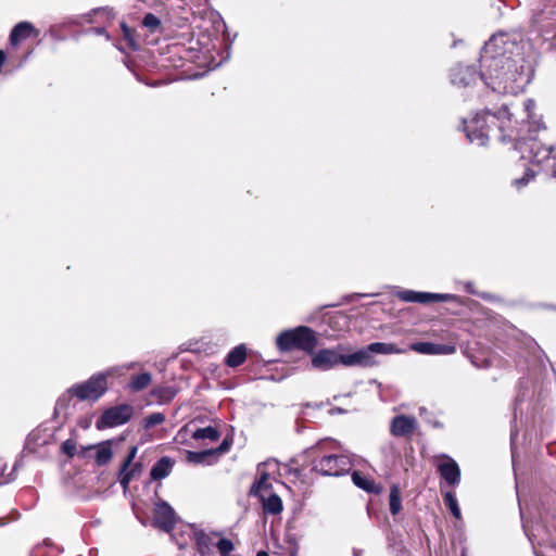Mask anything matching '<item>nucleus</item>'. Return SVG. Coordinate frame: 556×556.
I'll use <instances>...</instances> for the list:
<instances>
[{"mask_svg":"<svg viewBox=\"0 0 556 556\" xmlns=\"http://www.w3.org/2000/svg\"><path fill=\"white\" fill-rule=\"evenodd\" d=\"M535 102L528 99L523 102V110L527 114V136L522 135V129L515 130L511 123V113L508 106L504 104L497 113L484 111L477 113L469 121H464V130L467 139L477 146H485L489 140L491 126H498L502 132V141H515V149L520 152L521 160L529 161L532 164L541 165L553 155L556 159L555 148L545 146L538 140L536 134L544 129L540 119L534 116Z\"/></svg>","mask_w":556,"mask_h":556,"instance_id":"nucleus-1","label":"nucleus"},{"mask_svg":"<svg viewBox=\"0 0 556 556\" xmlns=\"http://www.w3.org/2000/svg\"><path fill=\"white\" fill-rule=\"evenodd\" d=\"M481 80L493 92L517 94L530 83L532 66L517 38L507 33L494 34L480 55Z\"/></svg>","mask_w":556,"mask_h":556,"instance_id":"nucleus-2","label":"nucleus"},{"mask_svg":"<svg viewBox=\"0 0 556 556\" xmlns=\"http://www.w3.org/2000/svg\"><path fill=\"white\" fill-rule=\"evenodd\" d=\"M312 354V366L319 370H329L338 365L345 367L358 366L355 351L350 352V349L345 345L321 349Z\"/></svg>","mask_w":556,"mask_h":556,"instance_id":"nucleus-3","label":"nucleus"},{"mask_svg":"<svg viewBox=\"0 0 556 556\" xmlns=\"http://www.w3.org/2000/svg\"><path fill=\"white\" fill-rule=\"evenodd\" d=\"M276 344L281 351L300 349L312 354L317 345V337L311 328L300 326L281 332L276 339Z\"/></svg>","mask_w":556,"mask_h":556,"instance_id":"nucleus-4","label":"nucleus"},{"mask_svg":"<svg viewBox=\"0 0 556 556\" xmlns=\"http://www.w3.org/2000/svg\"><path fill=\"white\" fill-rule=\"evenodd\" d=\"M353 467L349 455H323L313 460L312 469L323 476L339 477L346 475Z\"/></svg>","mask_w":556,"mask_h":556,"instance_id":"nucleus-5","label":"nucleus"},{"mask_svg":"<svg viewBox=\"0 0 556 556\" xmlns=\"http://www.w3.org/2000/svg\"><path fill=\"white\" fill-rule=\"evenodd\" d=\"M404 351L393 343L374 342L355 351L357 364L361 367H370L376 364L375 354H401Z\"/></svg>","mask_w":556,"mask_h":556,"instance_id":"nucleus-6","label":"nucleus"},{"mask_svg":"<svg viewBox=\"0 0 556 556\" xmlns=\"http://www.w3.org/2000/svg\"><path fill=\"white\" fill-rule=\"evenodd\" d=\"M71 392H75L79 401H97L104 393V375L98 374L83 383L74 384L71 387Z\"/></svg>","mask_w":556,"mask_h":556,"instance_id":"nucleus-7","label":"nucleus"},{"mask_svg":"<svg viewBox=\"0 0 556 556\" xmlns=\"http://www.w3.org/2000/svg\"><path fill=\"white\" fill-rule=\"evenodd\" d=\"M396 296L407 303H430V302H451L455 300V296L448 293H431V292H419L413 290H400L396 292Z\"/></svg>","mask_w":556,"mask_h":556,"instance_id":"nucleus-8","label":"nucleus"},{"mask_svg":"<svg viewBox=\"0 0 556 556\" xmlns=\"http://www.w3.org/2000/svg\"><path fill=\"white\" fill-rule=\"evenodd\" d=\"M451 83L457 88H467L481 79V72L478 74L473 66L457 65L450 74Z\"/></svg>","mask_w":556,"mask_h":556,"instance_id":"nucleus-9","label":"nucleus"},{"mask_svg":"<svg viewBox=\"0 0 556 556\" xmlns=\"http://www.w3.org/2000/svg\"><path fill=\"white\" fill-rule=\"evenodd\" d=\"M441 462L437 465V470L441 478L451 486L455 488L460 482V469L457 463L447 455H442Z\"/></svg>","mask_w":556,"mask_h":556,"instance_id":"nucleus-10","label":"nucleus"},{"mask_svg":"<svg viewBox=\"0 0 556 556\" xmlns=\"http://www.w3.org/2000/svg\"><path fill=\"white\" fill-rule=\"evenodd\" d=\"M134 415L130 404H119L106 408V428L118 427L128 422Z\"/></svg>","mask_w":556,"mask_h":556,"instance_id":"nucleus-11","label":"nucleus"},{"mask_svg":"<svg viewBox=\"0 0 556 556\" xmlns=\"http://www.w3.org/2000/svg\"><path fill=\"white\" fill-rule=\"evenodd\" d=\"M154 523L165 532H169L174 528L175 511L166 502H160L155 505Z\"/></svg>","mask_w":556,"mask_h":556,"instance_id":"nucleus-12","label":"nucleus"},{"mask_svg":"<svg viewBox=\"0 0 556 556\" xmlns=\"http://www.w3.org/2000/svg\"><path fill=\"white\" fill-rule=\"evenodd\" d=\"M417 428V419L413 416L397 415L391 420L390 432L394 437H408Z\"/></svg>","mask_w":556,"mask_h":556,"instance_id":"nucleus-13","label":"nucleus"},{"mask_svg":"<svg viewBox=\"0 0 556 556\" xmlns=\"http://www.w3.org/2000/svg\"><path fill=\"white\" fill-rule=\"evenodd\" d=\"M409 349L425 355H451L456 351L453 344H438L432 342H415L410 344Z\"/></svg>","mask_w":556,"mask_h":556,"instance_id":"nucleus-14","label":"nucleus"},{"mask_svg":"<svg viewBox=\"0 0 556 556\" xmlns=\"http://www.w3.org/2000/svg\"><path fill=\"white\" fill-rule=\"evenodd\" d=\"M75 392H71V388L63 393L56 401L54 414L58 417L67 418L75 409L74 399Z\"/></svg>","mask_w":556,"mask_h":556,"instance_id":"nucleus-15","label":"nucleus"},{"mask_svg":"<svg viewBox=\"0 0 556 556\" xmlns=\"http://www.w3.org/2000/svg\"><path fill=\"white\" fill-rule=\"evenodd\" d=\"M174 465L175 460L169 456L161 457L151 469V479L156 481L166 478L172 472Z\"/></svg>","mask_w":556,"mask_h":556,"instance_id":"nucleus-16","label":"nucleus"},{"mask_svg":"<svg viewBox=\"0 0 556 556\" xmlns=\"http://www.w3.org/2000/svg\"><path fill=\"white\" fill-rule=\"evenodd\" d=\"M35 28L29 22H21L14 26L10 34V42L13 46L18 45L23 40L30 37Z\"/></svg>","mask_w":556,"mask_h":556,"instance_id":"nucleus-17","label":"nucleus"},{"mask_svg":"<svg viewBox=\"0 0 556 556\" xmlns=\"http://www.w3.org/2000/svg\"><path fill=\"white\" fill-rule=\"evenodd\" d=\"M352 480L356 486H358L359 489H362L364 491L375 493V494H378L381 492L380 485L376 484L374 480L367 478L359 471H354L352 473Z\"/></svg>","mask_w":556,"mask_h":556,"instance_id":"nucleus-18","label":"nucleus"},{"mask_svg":"<svg viewBox=\"0 0 556 556\" xmlns=\"http://www.w3.org/2000/svg\"><path fill=\"white\" fill-rule=\"evenodd\" d=\"M152 382V376L149 372H141L132 376L127 383V388L131 392H140L147 389Z\"/></svg>","mask_w":556,"mask_h":556,"instance_id":"nucleus-19","label":"nucleus"},{"mask_svg":"<svg viewBox=\"0 0 556 556\" xmlns=\"http://www.w3.org/2000/svg\"><path fill=\"white\" fill-rule=\"evenodd\" d=\"M245 357L247 349L243 344H240L228 353L226 357V364L229 367H238L245 361Z\"/></svg>","mask_w":556,"mask_h":556,"instance_id":"nucleus-20","label":"nucleus"},{"mask_svg":"<svg viewBox=\"0 0 556 556\" xmlns=\"http://www.w3.org/2000/svg\"><path fill=\"white\" fill-rule=\"evenodd\" d=\"M389 501L391 514L397 515L402 509L401 490L397 484L390 488Z\"/></svg>","mask_w":556,"mask_h":556,"instance_id":"nucleus-21","label":"nucleus"},{"mask_svg":"<svg viewBox=\"0 0 556 556\" xmlns=\"http://www.w3.org/2000/svg\"><path fill=\"white\" fill-rule=\"evenodd\" d=\"M444 504L456 519H462L460 508L455 494L451 491L443 493Z\"/></svg>","mask_w":556,"mask_h":556,"instance_id":"nucleus-22","label":"nucleus"},{"mask_svg":"<svg viewBox=\"0 0 556 556\" xmlns=\"http://www.w3.org/2000/svg\"><path fill=\"white\" fill-rule=\"evenodd\" d=\"M192 438L194 440L216 441L219 438V433H218V431L214 427L208 426V427H205V428L197 429L193 432Z\"/></svg>","mask_w":556,"mask_h":556,"instance_id":"nucleus-23","label":"nucleus"},{"mask_svg":"<svg viewBox=\"0 0 556 556\" xmlns=\"http://www.w3.org/2000/svg\"><path fill=\"white\" fill-rule=\"evenodd\" d=\"M264 510L268 514H279L282 510V502L280 497L276 494H271L264 502Z\"/></svg>","mask_w":556,"mask_h":556,"instance_id":"nucleus-24","label":"nucleus"},{"mask_svg":"<svg viewBox=\"0 0 556 556\" xmlns=\"http://www.w3.org/2000/svg\"><path fill=\"white\" fill-rule=\"evenodd\" d=\"M214 455L213 450H206L201 452L187 451V460L191 464H204L207 458Z\"/></svg>","mask_w":556,"mask_h":556,"instance_id":"nucleus-25","label":"nucleus"},{"mask_svg":"<svg viewBox=\"0 0 556 556\" xmlns=\"http://www.w3.org/2000/svg\"><path fill=\"white\" fill-rule=\"evenodd\" d=\"M268 465H271L270 463H266V464H263V465H260L258 466V469H257V472H258V479L255 483V488H256V491L255 492H258L261 490H266L270 486L268 480H269V476L264 471L263 467L265 466H268Z\"/></svg>","mask_w":556,"mask_h":556,"instance_id":"nucleus-26","label":"nucleus"},{"mask_svg":"<svg viewBox=\"0 0 556 556\" xmlns=\"http://www.w3.org/2000/svg\"><path fill=\"white\" fill-rule=\"evenodd\" d=\"M142 25L147 27L151 33H155L161 27V21L154 14L148 13L142 20Z\"/></svg>","mask_w":556,"mask_h":556,"instance_id":"nucleus-27","label":"nucleus"},{"mask_svg":"<svg viewBox=\"0 0 556 556\" xmlns=\"http://www.w3.org/2000/svg\"><path fill=\"white\" fill-rule=\"evenodd\" d=\"M165 415L163 413H152L149 416H147L143 420L144 428L149 429L151 427L161 425L165 421Z\"/></svg>","mask_w":556,"mask_h":556,"instance_id":"nucleus-28","label":"nucleus"},{"mask_svg":"<svg viewBox=\"0 0 556 556\" xmlns=\"http://www.w3.org/2000/svg\"><path fill=\"white\" fill-rule=\"evenodd\" d=\"M93 450H96V457H94L96 464L98 466L104 465V444L99 443L96 446H88L85 448V453H89Z\"/></svg>","mask_w":556,"mask_h":556,"instance_id":"nucleus-29","label":"nucleus"},{"mask_svg":"<svg viewBox=\"0 0 556 556\" xmlns=\"http://www.w3.org/2000/svg\"><path fill=\"white\" fill-rule=\"evenodd\" d=\"M216 547L220 554V556H228L235 548L233 546V543L228 540V539H220L217 544H216Z\"/></svg>","mask_w":556,"mask_h":556,"instance_id":"nucleus-30","label":"nucleus"},{"mask_svg":"<svg viewBox=\"0 0 556 556\" xmlns=\"http://www.w3.org/2000/svg\"><path fill=\"white\" fill-rule=\"evenodd\" d=\"M465 542H466V538H465L464 533H459L457 535V538H454L452 540V546H453L454 549H456L457 546H459V548H460V556H467V547L465 545Z\"/></svg>","mask_w":556,"mask_h":556,"instance_id":"nucleus-31","label":"nucleus"},{"mask_svg":"<svg viewBox=\"0 0 556 556\" xmlns=\"http://www.w3.org/2000/svg\"><path fill=\"white\" fill-rule=\"evenodd\" d=\"M535 176V173L532 169H527L523 177L515 179L514 185L520 189L525 187L531 179H533Z\"/></svg>","mask_w":556,"mask_h":556,"instance_id":"nucleus-32","label":"nucleus"},{"mask_svg":"<svg viewBox=\"0 0 556 556\" xmlns=\"http://www.w3.org/2000/svg\"><path fill=\"white\" fill-rule=\"evenodd\" d=\"M197 543L199 545L200 552L203 553L204 549L208 548V546L211 544V539L204 532H200V533H197Z\"/></svg>","mask_w":556,"mask_h":556,"instance_id":"nucleus-33","label":"nucleus"},{"mask_svg":"<svg viewBox=\"0 0 556 556\" xmlns=\"http://www.w3.org/2000/svg\"><path fill=\"white\" fill-rule=\"evenodd\" d=\"M61 448L63 453L72 457L76 453V443L73 440H66L63 442Z\"/></svg>","mask_w":556,"mask_h":556,"instance_id":"nucleus-34","label":"nucleus"},{"mask_svg":"<svg viewBox=\"0 0 556 556\" xmlns=\"http://www.w3.org/2000/svg\"><path fill=\"white\" fill-rule=\"evenodd\" d=\"M97 15L102 17L104 15V10L102 8H98L92 10L90 13L86 15L87 22L92 23L91 16Z\"/></svg>","mask_w":556,"mask_h":556,"instance_id":"nucleus-35","label":"nucleus"},{"mask_svg":"<svg viewBox=\"0 0 556 556\" xmlns=\"http://www.w3.org/2000/svg\"><path fill=\"white\" fill-rule=\"evenodd\" d=\"M230 443L227 440H224L223 443L216 448L213 450L214 454H223L228 451Z\"/></svg>","mask_w":556,"mask_h":556,"instance_id":"nucleus-36","label":"nucleus"},{"mask_svg":"<svg viewBox=\"0 0 556 556\" xmlns=\"http://www.w3.org/2000/svg\"><path fill=\"white\" fill-rule=\"evenodd\" d=\"M137 448L132 447L131 452L127 456V458L123 462V470L128 466V464L131 462V459L135 457Z\"/></svg>","mask_w":556,"mask_h":556,"instance_id":"nucleus-37","label":"nucleus"},{"mask_svg":"<svg viewBox=\"0 0 556 556\" xmlns=\"http://www.w3.org/2000/svg\"><path fill=\"white\" fill-rule=\"evenodd\" d=\"M96 426L98 429H102L104 427V413L97 418Z\"/></svg>","mask_w":556,"mask_h":556,"instance_id":"nucleus-38","label":"nucleus"},{"mask_svg":"<svg viewBox=\"0 0 556 556\" xmlns=\"http://www.w3.org/2000/svg\"><path fill=\"white\" fill-rule=\"evenodd\" d=\"M122 27H123L125 37L130 41L131 40L130 39V29L125 24H122Z\"/></svg>","mask_w":556,"mask_h":556,"instance_id":"nucleus-39","label":"nucleus"},{"mask_svg":"<svg viewBox=\"0 0 556 556\" xmlns=\"http://www.w3.org/2000/svg\"><path fill=\"white\" fill-rule=\"evenodd\" d=\"M129 480H130L129 475H128V473H126V475H124V476L121 478V483H122L124 486H126V485L129 483Z\"/></svg>","mask_w":556,"mask_h":556,"instance_id":"nucleus-40","label":"nucleus"},{"mask_svg":"<svg viewBox=\"0 0 556 556\" xmlns=\"http://www.w3.org/2000/svg\"><path fill=\"white\" fill-rule=\"evenodd\" d=\"M109 444H110V441L106 440V454H105L106 462L111 458V451H110Z\"/></svg>","mask_w":556,"mask_h":556,"instance_id":"nucleus-41","label":"nucleus"},{"mask_svg":"<svg viewBox=\"0 0 556 556\" xmlns=\"http://www.w3.org/2000/svg\"><path fill=\"white\" fill-rule=\"evenodd\" d=\"M93 31H94L97 35H102V34H103V28H102V27H96V28H93Z\"/></svg>","mask_w":556,"mask_h":556,"instance_id":"nucleus-42","label":"nucleus"},{"mask_svg":"<svg viewBox=\"0 0 556 556\" xmlns=\"http://www.w3.org/2000/svg\"><path fill=\"white\" fill-rule=\"evenodd\" d=\"M466 290H467L469 293H475V291L472 290L471 283H467V285H466Z\"/></svg>","mask_w":556,"mask_h":556,"instance_id":"nucleus-43","label":"nucleus"},{"mask_svg":"<svg viewBox=\"0 0 556 556\" xmlns=\"http://www.w3.org/2000/svg\"><path fill=\"white\" fill-rule=\"evenodd\" d=\"M256 556H269L268 553L260 551Z\"/></svg>","mask_w":556,"mask_h":556,"instance_id":"nucleus-44","label":"nucleus"},{"mask_svg":"<svg viewBox=\"0 0 556 556\" xmlns=\"http://www.w3.org/2000/svg\"><path fill=\"white\" fill-rule=\"evenodd\" d=\"M137 365H138L137 363H130L127 368L131 369V368H135Z\"/></svg>","mask_w":556,"mask_h":556,"instance_id":"nucleus-45","label":"nucleus"},{"mask_svg":"<svg viewBox=\"0 0 556 556\" xmlns=\"http://www.w3.org/2000/svg\"><path fill=\"white\" fill-rule=\"evenodd\" d=\"M553 176L556 177V164L553 167Z\"/></svg>","mask_w":556,"mask_h":556,"instance_id":"nucleus-46","label":"nucleus"},{"mask_svg":"<svg viewBox=\"0 0 556 556\" xmlns=\"http://www.w3.org/2000/svg\"><path fill=\"white\" fill-rule=\"evenodd\" d=\"M9 481H10V479L0 481V483H8Z\"/></svg>","mask_w":556,"mask_h":556,"instance_id":"nucleus-47","label":"nucleus"},{"mask_svg":"<svg viewBox=\"0 0 556 556\" xmlns=\"http://www.w3.org/2000/svg\"><path fill=\"white\" fill-rule=\"evenodd\" d=\"M289 556H295V553H294V552H292Z\"/></svg>","mask_w":556,"mask_h":556,"instance_id":"nucleus-48","label":"nucleus"}]
</instances>
